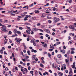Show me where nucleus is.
<instances>
[{
  "label": "nucleus",
  "instance_id": "nucleus-23",
  "mask_svg": "<svg viewBox=\"0 0 76 76\" xmlns=\"http://www.w3.org/2000/svg\"><path fill=\"white\" fill-rule=\"evenodd\" d=\"M17 32H18V31H17V30H16V29H15L14 30V34H16V32L17 33Z\"/></svg>",
  "mask_w": 76,
  "mask_h": 76
},
{
  "label": "nucleus",
  "instance_id": "nucleus-64",
  "mask_svg": "<svg viewBox=\"0 0 76 76\" xmlns=\"http://www.w3.org/2000/svg\"><path fill=\"white\" fill-rule=\"evenodd\" d=\"M54 74L55 76H57V74L56 73H54Z\"/></svg>",
  "mask_w": 76,
  "mask_h": 76
},
{
  "label": "nucleus",
  "instance_id": "nucleus-1",
  "mask_svg": "<svg viewBox=\"0 0 76 76\" xmlns=\"http://www.w3.org/2000/svg\"><path fill=\"white\" fill-rule=\"evenodd\" d=\"M69 28L70 29H72V30L73 31L75 30V26H73V25H71L69 26Z\"/></svg>",
  "mask_w": 76,
  "mask_h": 76
},
{
  "label": "nucleus",
  "instance_id": "nucleus-8",
  "mask_svg": "<svg viewBox=\"0 0 76 76\" xmlns=\"http://www.w3.org/2000/svg\"><path fill=\"white\" fill-rule=\"evenodd\" d=\"M31 51L32 53H34H34H37V50H34V49L31 50Z\"/></svg>",
  "mask_w": 76,
  "mask_h": 76
},
{
  "label": "nucleus",
  "instance_id": "nucleus-11",
  "mask_svg": "<svg viewBox=\"0 0 76 76\" xmlns=\"http://www.w3.org/2000/svg\"><path fill=\"white\" fill-rule=\"evenodd\" d=\"M4 44H7V40L6 39H5L4 41Z\"/></svg>",
  "mask_w": 76,
  "mask_h": 76
},
{
  "label": "nucleus",
  "instance_id": "nucleus-22",
  "mask_svg": "<svg viewBox=\"0 0 76 76\" xmlns=\"http://www.w3.org/2000/svg\"><path fill=\"white\" fill-rule=\"evenodd\" d=\"M50 48L54 49V47L53 46L50 45Z\"/></svg>",
  "mask_w": 76,
  "mask_h": 76
},
{
  "label": "nucleus",
  "instance_id": "nucleus-15",
  "mask_svg": "<svg viewBox=\"0 0 76 76\" xmlns=\"http://www.w3.org/2000/svg\"><path fill=\"white\" fill-rule=\"evenodd\" d=\"M35 12L36 13H39V11L38 10H35Z\"/></svg>",
  "mask_w": 76,
  "mask_h": 76
},
{
  "label": "nucleus",
  "instance_id": "nucleus-18",
  "mask_svg": "<svg viewBox=\"0 0 76 76\" xmlns=\"http://www.w3.org/2000/svg\"><path fill=\"white\" fill-rule=\"evenodd\" d=\"M53 11H55V10H56V11H57V10H58V9L57 8H53Z\"/></svg>",
  "mask_w": 76,
  "mask_h": 76
},
{
  "label": "nucleus",
  "instance_id": "nucleus-13",
  "mask_svg": "<svg viewBox=\"0 0 76 76\" xmlns=\"http://www.w3.org/2000/svg\"><path fill=\"white\" fill-rule=\"evenodd\" d=\"M57 57L58 58H60L61 57V54H60L58 55Z\"/></svg>",
  "mask_w": 76,
  "mask_h": 76
},
{
  "label": "nucleus",
  "instance_id": "nucleus-24",
  "mask_svg": "<svg viewBox=\"0 0 76 76\" xmlns=\"http://www.w3.org/2000/svg\"><path fill=\"white\" fill-rule=\"evenodd\" d=\"M32 41H33L32 42H33V43H35V42H36V40H35V39H33Z\"/></svg>",
  "mask_w": 76,
  "mask_h": 76
},
{
  "label": "nucleus",
  "instance_id": "nucleus-32",
  "mask_svg": "<svg viewBox=\"0 0 76 76\" xmlns=\"http://www.w3.org/2000/svg\"><path fill=\"white\" fill-rule=\"evenodd\" d=\"M36 18L35 17H32V20H35V19H36Z\"/></svg>",
  "mask_w": 76,
  "mask_h": 76
},
{
  "label": "nucleus",
  "instance_id": "nucleus-44",
  "mask_svg": "<svg viewBox=\"0 0 76 76\" xmlns=\"http://www.w3.org/2000/svg\"><path fill=\"white\" fill-rule=\"evenodd\" d=\"M40 38L41 39H43V38H44V37H43L42 36H41L40 37Z\"/></svg>",
  "mask_w": 76,
  "mask_h": 76
},
{
  "label": "nucleus",
  "instance_id": "nucleus-38",
  "mask_svg": "<svg viewBox=\"0 0 76 76\" xmlns=\"http://www.w3.org/2000/svg\"><path fill=\"white\" fill-rule=\"evenodd\" d=\"M28 70H31V66H28Z\"/></svg>",
  "mask_w": 76,
  "mask_h": 76
},
{
  "label": "nucleus",
  "instance_id": "nucleus-17",
  "mask_svg": "<svg viewBox=\"0 0 76 76\" xmlns=\"http://www.w3.org/2000/svg\"><path fill=\"white\" fill-rule=\"evenodd\" d=\"M40 65L41 67H43V68L44 67V65H43L42 64H40Z\"/></svg>",
  "mask_w": 76,
  "mask_h": 76
},
{
  "label": "nucleus",
  "instance_id": "nucleus-50",
  "mask_svg": "<svg viewBox=\"0 0 76 76\" xmlns=\"http://www.w3.org/2000/svg\"><path fill=\"white\" fill-rule=\"evenodd\" d=\"M60 42H58L56 44H57V45H58V44H60Z\"/></svg>",
  "mask_w": 76,
  "mask_h": 76
},
{
  "label": "nucleus",
  "instance_id": "nucleus-33",
  "mask_svg": "<svg viewBox=\"0 0 76 76\" xmlns=\"http://www.w3.org/2000/svg\"><path fill=\"white\" fill-rule=\"evenodd\" d=\"M72 42H73V41H69L68 44H72Z\"/></svg>",
  "mask_w": 76,
  "mask_h": 76
},
{
  "label": "nucleus",
  "instance_id": "nucleus-42",
  "mask_svg": "<svg viewBox=\"0 0 76 76\" xmlns=\"http://www.w3.org/2000/svg\"><path fill=\"white\" fill-rule=\"evenodd\" d=\"M31 34L32 35H33V34H34V31H31Z\"/></svg>",
  "mask_w": 76,
  "mask_h": 76
},
{
  "label": "nucleus",
  "instance_id": "nucleus-48",
  "mask_svg": "<svg viewBox=\"0 0 76 76\" xmlns=\"http://www.w3.org/2000/svg\"><path fill=\"white\" fill-rule=\"evenodd\" d=\"M18 67H20V68L21 67H22V66L20 65H18Z\"/></svg>",
  "mask_w": 76,
  "mask_h": 76
},
{
  "label": "nucleus",
  "instance_id": "nucleus-54",
  "mask_svg": "<svg viewBox=\"0 0 76 76\" xmlns=\"http://www.w3.org/2000/svg\"><path fill=\"white\" fill-rule=\"evenodd\" d=\"M39 74L40 75V76H42V74L41 73V72H39Z\"/></svg>",
  "mask_w": 76,
  "mask_h": 76
},
{
  "label": "nucleus",
  "instance_id": "nucleus-28",
  "mask_svg": "<svg viewBox=\"0 0 76 76\" xmlns=\"http://www.w3.org/2000/svg\"><path fill=\"white\" fill-rule=\"evenodd\" d=\"M71 50L72 51L75 50V48H71Z\"/></svg>",
  "mask_w": 76,
  "mask_h": 76
},
{
  "label": "nucleus",
  "instance_id": "nucleus-49",
  "mask_svg": "<svg viewBox=\"0 0 76 76\" xmlns=\"http://www.w3.org/2000/svg\"><path fill=\"white\" fill-rule=\"evenodd\" d=\"M23 37H26V35L25 34H23Z\"/></svg>",
  "mask_w": 76,
  "mask_h": 76
},
{
  "label": "nucleus",
  "instance_id": "nucleus-26",
  "mask_svg": "<svg viewBox=\"0 0 76 76\" xmlns=\"http://www.w3.org/2000/svg\"><path fill=\"white\" fill-rule=\"evenodd\" d=\"M8 13H13V10H12L10 11H9L8 12Z\"/></svg>",
  "mask_w": 76,
  "mask_h": 76
},
{
  "label": "nucleus",
  "instance_id": "nucleus-61",
  "mask_svg": "<svg viewBox=\"0 0 76 76\" xmlns=\"http://www.w3.org/2000/svg\"><path fill=\"white\" fill-rule=\"evenodd\" d=\"M65 61L66 63H68V60H67V59H66L65 60Z\"/></svg>",
  "mask_w": 76,
  "mask_h": 76
},
{
  "label": "nucleus",
  "instance_id": "nucleus-35",
  "mask_svg": "<svg viewBox=\"0 0 76 76\" xmlns=\"http://www.w3.org/2000/svg\"><path fill=\"white\" fill-rule=\"evenodd\" d=\"M48 22L49 23H51L52 22V21L50 20H48Z\"/></svg>",
  "mask_w": 76,
  "mask_h": 76
},
{
  "label": "nucleus",
  "instance_id": "nucleus-9",
  "mask_svg": "<svg viewBox=\"0 0 76 76\" xmlns=\"http://www.w3.org/2000/svg\"><path fill=\"white\" fill-rule=\"evenodd\" d=\"M42 46L43 47H44L46 48V47H47V43H45V44L43 45Z\"/></svg>",
  "mask_w": 76,
  "mask_h": 76
},
{
  "label": "nucleus",
  "instance_id": "nucleus-37",
  "mask_svg": "<svg viewBox=\"0 0 76 76\" xmlns=\"http://www.w3.org/2000/svg\"><path fill=\"white\" fill-rule=\"evenodd\" d=\"M76 66L75 65H72V67L73 68V69H74Z\"/></svg>",
  "mask_w": 76,
  "mask_h": 76
},
{
  "label": "nucleus",
  "instance_id": "nucleus-27",
  "mask_svg": "<svg viewBox=\"0 0 76 76\" xmlns=\"http://www.w3.org/2000/svg\"><path fill=\"white\" fill-rule=\"evenodd\" d=\"M17 34H21V32L19 31H17Z\"/></svg>",
  "mask_w": 76,
  "mask_h": 76
},
{
  "label": "nucleus",
  "instance_id": "nucleus-34",
  "mask_svg": "<svg viewBox=\"0 0 76 76\" xmlns=\"http://www.w3.org/2000/svg\"><path fill=\"white\" fill-rule=\"evenodd\" d=\"M34 6V4H30L29 5V7H32V6Z\"/></svg>",
  "mask_w": 76,
  "mask_h": 76
},
{
  "label": "nucleus",
  "instance_id": "nucleus-43",
  "mask_svg": "<svg viewBox=\"0 0 76 76\" xmlns=\"http://www.w3.org/2000/svg\"><path fill=\"white\" fill-rule=\"evenodd\" d=\"M30 73L31 74H33V73H34V71H30Z\"/></svg>",
  "mask_w": 76,
  "mask_h": 76
},
{
  "label": "nucleus",
  "instance_id": "nucleus-63",
  "mask_svg": "<svg viewBox=\"0 0 76 76\" xmlns=\"http://www.w3.org/2000/svg\"><path fill=\"white\" fill-rule=\"evenodd\" d=\"M74 39H76V35L75 36V37H74Z\"/></svg>",
  "mask_w": 76,
  "mask_h": 76
},
{
  "label": "nucleus",
  "instance_id": "nucleus-29",
  "mask_svg": "<svg viewBox=\"0 0 76 76\" xmlns=\"http://www.w3.org/2000/svg\"><path fill=\"white\" fill-rule=\"evenodd\" d=\"M70 50H69V51H68L67 52V54L69 55V54H70Z\"/></svg>",
  "mask_w": 76,
  "mask_h": 76
},
{
  "label": "nucleus",
  "instance_id": "nucleus-14",
  "mask_svg": "<svg viewBox=\"0 0 76 76\" xmlns=\"http://www.w3.org/2000/svg\"><path fill=\"white\" fill-rule=\"evenodd\" d=\"M45 16V14L44 13H43L42 15V16H41V18H44Z\"/></svg>",
  "mask_w": 76,
  "mask_h": 76
},
{
  "label": "nucleus",
  "instance_id": "nucleus-21",
  "mask_svg": "<svg viewBox=\"0 0 76 76\" xmlns=\"http://www.w3.org/2000/svg\"><path fill=\"white\" fill-rule=\"evenodd\" d=\"M24 72H26V73H27L28 72V70H27V69L26 68H25L24 69Z\"/></svg>",
  "mask_w": 76,
  "mask_h": 76
},
{
  "label": "nucleus",
  "instance_id": "nucleus-2",
  "mask_svg": "<svg viewBox=\"0 0 76 76\" xmlns=\"http://www.w3.org/2000/svg\"><path fill=\"white\" fill-rule=\"evenodd\" d=\"M53 20L54 22L55 23H56V22H57L58 21H59L60 19L58 18H57L56 17H55L54 18Z\"/></svg>",
  "mask_w": 76,
  "mask_h": 76
},
{
  "label": "nucleus",
  "instance_id": "nucleus-20",
  "mask_svg": "<svg viewBox=\"0 0 76 76\" xmlns=\"http://www.w3.org/2000/svg\"><path fill=\"white\" fill-rule=\"evenodd\" d=\"M48 55L49 57V58H51V55H50V53H48Z\"/></svg>",
  "mask_w": 76,
  "mask_h": 76
},
{
  "label": "nucleus",
  "instance_id": "nucleus-41",
  "mask_svg": "<svg viewBox=\"0 0 76 76\" xmlns=\"http://www.w3.org/2000/svg\"><path fill=\"white\" fill-rule=\"evenodd\" d=\"M40 25H41V23H37V26H40Z\"/></svg>",
  "mask_w": 76,
  "mask_h": 76
},
{
  "label": "nucleus",
  "instance_id": "nucleus-52",
  "mask_svg": "<svg viewBox=\"0 0 76 76\" xmlns=\"http://www.w3.org/2000/svg\"><path fill=\"white\" fill-rule=\"evenodd\" d=\"M8 34H12V31H9Z\"/></svg>",
  "mask_w": 76,
  "mask_h": 76
},
{
  "label": "nucleus",
  "instance_id": "nucleus-4",
  "mask_svg": "<svg viewBox=\"0 0 76 76\" xmlns=\"http://www.w3.org/2000/svg\"><path fill=\"white\" fill-rule=\"evenodd\" d=\"M30 31L29 30H26V32L27 34H28V35H29L30 34H31V32H30Z\"/></svg>",
  "mask_w": 76,
  "mask_h": 76
},
{
  "label": "nucleus",
  "instance_id": "nucleus-30",
  "mask_svg": "<svg viewBox=\"0 0 76 76\" xmlns=\"http://www.w3.org/2000/svg\"><path fill=\"white\" fill-rule=\"evenodd\" d=\"M75 53V51H72L71 52V54H73Z\"/></svg>",
  "mask_w": 76,
  "mask_h": 76
},
{
  "label": "nucleus",
  "instance_id": "nucleus-5",
  "mask_svg": "<svg viewBox=\"0 0 76 76\" xmlns=\"http://www.w3.org/2000/svg\"><path fill=\"white\" fill-rule=\"evenodd\" d=\"M45 10H46V11H52V10L51 9H48V8H45Z\"/></svg>",
  "mask_w": 76,
  "mask_h": 76
},
{
  "label": "nucleus",
  "instance_id": "nucleus-3",
  "mask_svg": "<svg viewBox=\"0 0 76 76\" xmlns=\"http://www.w3.org/2000/svg\"><path fill=\"white\" fill-rule=\"evenodd\" d=\"M39 29H38L37 28H33V30L34 32H37L38 31Z\"/></svg>",
  "mask_w": 76,
  "mask_h": 76
},
{
  "label": "nucleus",
  "instance_id": "nucleus-10",
  "mask_svg": "<svg viewBox=\"0 0 76 76\" xmlns=\"http://www.w3.org/2000/svg\"><path fill=\"white\" fill-rule=\"evenodd\" d=\"M1 28L2 29H6V26L4 25L2 26Z\"/></svg>",
  "mask_w": 76,
  "mask_h": 76
},
{
  "label": "nucleus",
  "instance_id": "nucleus-19",
  "mask_svg": "<svg viewBox=\"0 0 76 76\" xmlns=\"http://www.w3.org/2000/svg\"><path fill=\"white\" fill-rule=\"evenodd\" d=\"M3 50L1 49V50H0V53H1V54H3Z\"/></svg>",
  "mask_w": 76,
  "mask_h": 76
},
{
  "label": "nucleus",
  "instance_id": "nucleus-45",
  "mask_svg": "<svg viewBox=\"0 0 76 76\" xmlns=\"http://www.w3.org/2000/svg\"><path fill=\"white\" fill-rule=\"evenodd\" d=\"M19 29H20V30H22L23 29V28L22 27H20L19 28Z\"/></svg>",
  "mask_w": 76,
  "mask_h": 76
},
{
  "label": "nucleus",
  "instance_id": "nucleus-60",
  "mask_svg": "<svg viewBox=\"0 0 76 76\" xmlns=\"http://www.w3.org/2000/svg\"><path fill=\"white\" fill-rule=\"evenodd\" d=\"M24 20H28V19L27 18H24L23 19Z\"/></svg>",
  "mask_w": 76,
  "mask_h": 76
},
{
  "label": "nucleus",
  "instance_id": "nucleus-40",
  "mask_svg": "<svg viewBox=\"0 0 76 76\" xmlns=\"http://www.w3.org/2000/svg\"><path fill=\"white\" fill-rule=\"evenodd\" d=\"M72 1V0H69L68 2L69 3H71Z\"/></svg>",
  "mask_w": 76,
  "mask_h": 76
},
{
  "label": "nucleus",
  "instance_id": "nucleus-47",
  "mask_svg": "<svg viewBox=\"0 0 76 76\" xmlns=\"http://www.w3.org/2000/svg\"><path fill=\"white\" fill-rule=\"evenodd\" d=\"M19 75H20V76H22V72H19Z\"/></svg>",
  "mask_w": 76,
  "mask_h": 76
},
{
  "label": "nucleus",
  "instance_id": "nucleus-53",
  "mask_svg": "<svg viewBox=\"0 0 76 76\" xmlns=\"http://www.w3.org/2000/svg\"><path fill=\"white\" fill-rule=\"evenodd\" d=\"M4 54H6V55H7V53H6V51H4Z\"/></svg>",
  "mask_w": 76,
  "mask_h": 76
},
{
  "label": "nucleus",
  "instance_id": "nucleus-57",
  "mask_svg": "<svg viewBox=\"0 0 76 76\" xmlns=\"http://www.w3.org/2000/svg\"><path fill=\"white\" fill-rule=\"evenodd\" d=\"M49 51H53V49H49Z\"/></svg>",
  "mask_w": 76,
  "mask_h": 76
},
{
  "label": "nucleus",
  "instance_id": "nucleus-31",
  "mask_svg": "<svg viewBox=\"0 0 76 76\" xmlns=\"http://www.w3.org/2000/svg\"><path fill=\"white\" fill-rule=\"evenodd\" d=\"M43 53L44 55L47 54V52H43Z\"/></svg>",
  "mask_w": 76,
  "mask_h": 76
},
{
  "label": "nucleus",
  "instance_id": "nucleus-59",
  "mask_svg": "<svg viewBox=\"0 0 76 76\" xmlns=\"http://www.w3.org/2000/svg\"><path fill=\"white\" fill-rule=\"evenodd\" d=\"M70 61H73V59H72V58H70Z\"/></svg>",
  "mask_w": 76,
  "mask_h": 76
},
{
  "label": "nucleus",
  "instance_id": "nucleus-39",
  "mask_svg": "<svg viewBox=\"0 0 76 76\" xmlns=\"http://www.w3.org/2000/svg\"><path fill=\"white\" fill-rule=\"evenodd\" d=\"M39 31H41V32H44V31L41 29H39Z\"/></svg>",
  "mask_w": 76,
  "mask_h": 76
},
{
  "label": "nucleus",
  "instance_id": "nucleus-12",
  "mask_svg": "<svg viewBox=\"0 0 76 76\" xmlns=\"http://www.w3.org/2000/svg\"><path fill=\"white\" fill-rule=\"evenodd\" d=\"M58 75L60 76H63V73L60 72L59 73H58Z\"/></svg>",
  "mask_w": 76,
  "mask_h": 76
},
{
  "label": "nucleus",
  "instance_id": "nucleus-46",
  "mask_svg": "<svg viewBox=\"0 0 76 76\" xmlns=\"http://www.w3.org/2000/svg\"><path fill=\"white\" fill-rule=\"evenodd\" d=\"M18 18L19 19H21V18H22V16H18Z\"/></svg>",
  "mask_w": 76,
  "mask_h": 76
},
{
  "label": "nucleus",
  "instance_id": "nucleus-6",
  "mask_svg": "<svg viewBox=\"0 0 76 76\" xmlns=\"http://www.w3.org/2000/svg\"><path fill=\"white\" fill-rule=\"evenodd\" d=\"M46 31H45L47 33H50V31L48 29H45Z\"/></svg>",
  "mask_w": 76,
  "mask_h": 76
},
{
  "label": "nucleus",
  "instance_id": "nucleus-58",
  "mask_svg": "<svg viewBox=\"0 0 76 76\" xmlns=\"http://www.w3.org/2000/svg\"><path fill=\"white\" fill-rule=\"evenodd\" d=\"M5 70H9V69H8V68L6 67L5 68Z\"/></svg>",
  "mask_w": 76,
  "mask_h": 76
},
{
  "label": "nucleus",
  "instance_id": "nucleus-7",
  "mask_svg": "<svg viewBox=\"0 0 76 76\" xmlns=\"http://www.w3.org/2000/svg\"><path fill=\"white\" fill-rule=\"evenodd\" d=\"M69 70H70V71L69 73V75H70L71 73H72V68H70L69 69Z\"/></svg>",
  "mask_w": 76,
  "mask_h": 76
},
{
  "label": "nucleus",
  "instance_id": "nucleus-36",
  "mask_svg": "<svg viewBox=\"0 0 76 76\" xmlns=\"http://www.w3.org/2000/svg\"><path fill=\"white\" fill-rule=\"evenodd\" d=\"M4 32H8L7 30H6V29H5V30H4Z\"/></svg>",
  "mask_w": 76,
  "mask_h": 76
},
{
  "label": "nucleus",
  "instance_id": "nucleus-55",
  "mask_svg": "<svg viewBox=\"0 0 76 76\" xmlns=\"http://www.w3.org/2000/svg\"><path fill=\"white\" fill-rule=\"evenodd\" d=\"M52 67L53 68L54 67V63H53V64H52Z\"/></svg>",
  "mask_w": 76,
  "mask_h": 76
},
{
  "label": "nucleus",
  "instance_id": "nucleus-56",
  "mask_svg": "<svg viewBox=\"0 0 76 76\" xmlns=\"http://www.w3.org/2000/svg\"><path fill=\"white\" fill-rule=\"evenodd\" d=\"M26 7H28V5L25 6V7H23V9H25V8H26Z\"/></svg>",
  "mask_w": 76,
  "mask_h": 76
},
{
  "label": "nucleus",
  "instance_id": "nucleus-16",
  "mask_svg": "<svg viewBox=\"0 0 76 76\" xmlns=\"http://www.w3.org/2000/svg\"><path fill=\"white\" fill-rule=\"evenodd\" d=\"M30 53H31V52H30V51H29V50L27 51V53L29 56H30V55H31Z\"/></svg>",
  "mask_w": 76,
  "mask_h": 76
},
{
  "label": "nucleus",
  "instance_id": "nucleus-62",
  "mask_svg": "<svg viewBox=\"0 0 76 76\" xmlns=\"http://www.w3.org/2000/svg\"><path fill=\"white\" fill-rule=\"evenodd\" d=\"M15 69L16 70H18V68L17 67L15 66Z\"/></svg>",
  "mask_w": 76,
  "mask_h": 76
},
{
  "label": "nucleus",
  "instance_id": "nucleus-51",
  "mask_svg": "<svg viewBox=\"0 0 76 76\" xmlns=\"http://www.w3.org/2000/svg\"><path fill=\"white\" fill-rule=\"evenodd\" d=\"M68 38H69V39H68L69 40H70V39H71V37H70V36H69Z\"/></svg>",
  "mask_w": 76,
  "mask_h": 76
},
{
  "label": "nucleus",
  "instance_id": "nucleus-25",
  "mask_svg": "<svg viewBox=\"0 0 76 76\" xmlns=\"http://www.w3.org/2000/svg\"><path fill=\"white\" fill-rule=\"evenodd\" d=\"M26 27L28 28V30H29V31H31V29H30V27H28L27 26H26Z\"/></svg>",
  "mask_w": 76,
  "mask_h": 76
}]
</instances>
